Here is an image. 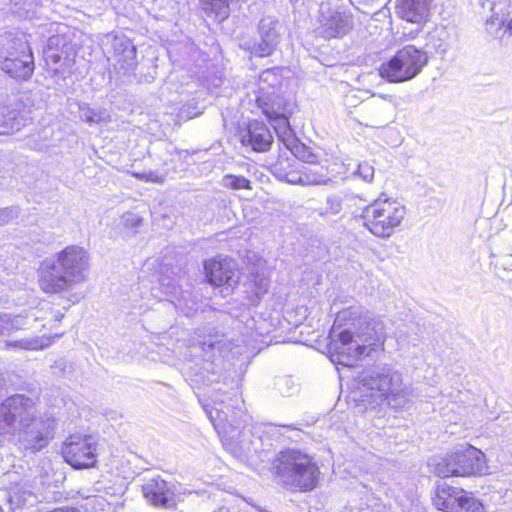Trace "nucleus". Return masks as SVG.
<instances>
[{"label":"nucleus","mask_w":512,"mask_h":512,"mask_svg":"<svg viewBox=\"0 0 512 512\" xmlns=\"http://www.w3.org/2000/svg\"><path fill=\"white\" fill-rule=\"evenodd\" d=\"M279 485L289 491L308 492L318 484L320 469L313 457L297 449L280 451L272 464Z\"/></svg>","instance_id":"5"},{"label":"nucleus","mask_w":512,"mask_h":512,"mask_svg":"<svg viewBox=\"0 0 512 512\" xmlns=\"http://www.w3.org/2000/svg\"><path fill=\"white\" fill-rule=\"evenodd\" d=\"M274 388L282 396H290L297 389L294 381L289 376L277 377L274 383Z\"/></svg>","instance_id":"34"},{"label":"nucleus","mask_w":512,"mask_h":512,"mask_svg":"<svg viewBox=\"0 0 512 512\" xmlns=\"http://www.w3.org/2000/svg\"><path fill=\"white\" fill-rule=\"evenodd\" d=\"M123 219L126 226L130 225L133 227H138L142 222V219L139 216L131 213L124 215Z\"/></svg>","instance_id":"41"},{"label":"nucleus","mask_w":512,"mask_h":512,"mask_svg":"<svg viewBox=\"0 0 512 512\" xmlns=\"http://www.w3.org/2000/svg\"><path fill=\"white\" fill-rule=\"evenodd\" d=\"M356 174L366 182H371L374 177V167L368 162H363L358 165Z\"/></svg>","instance_id":"37"},{"label":"nucleus","mask_w":512,"mask_h":512,"mask_svg":"<svg viewBox=\"0 0 512 512\" xmlns=\"http://www.w3.org/2000/svg\"><path fill=\"white\" fill-rule=\"evenodd\" d=\"M27 482H14V485L10 487V502L16 505H24L30 502V498L33 497L32 492L29 489Z\"/></svg>","instance_id":"28"},{"label":"nucleus","mask_w":512,"mask_h":512,"mask_svg":"<svg viewBox=\"0 0 512 512\" xmlns=\"http://www.w3.org/2000/svg\"><path fill=\"white\" fill-rule=\"evenodd\" d=\"M135 176L138 179L144 180L146 182H153V183H162L163 182V177L155 174L154 172L135 173Z\"/></svg>","instance_id":"39"},{"label":"nucleus","mask_w":512,"mask_h":512,"mask_svg":"<svg viewBox=\"0 0 512 512\" xmlns=\"http://www.w3.org/2000/svg\"><path fill=\"white\" fill-rule=\"evenodd\" d=\"M221 440L226 450L241 461L250 459L261 447V438L253 433L249 425L222 436Z\"/></svg>","instance_id":"14"},{"label":"nucleus","mask_w":512,"mask_h":512,"mask_svg":"<svg viewBox=\"0 0 512 512\" xmlns=\"http://www.w3.org/2000/svg\"><path fill=\"white\" fill-rule=\"evenodd\" d=\"M490 18L486 21V30L496 38L512 35V2L511 0H487Z\"/></svg>","instance_id":"16"},{"label":"nucleus","mask_w":512,"mask_h":512,"mask_svg":"<svg viewBox=\"0 0 512 512\" xmlns=\"http://www.w3.org/2000/svg\"><path fill=\"white\" fill-rule=\"evenodd\" d=\"M32 53L29 43L27 40H25L23 37L20 38H11L6 37L2 40V47L0 49V64H2L3 61H6L10 59H18L24 53Z\"/></svg>","instance_id":"25"},{"label":"nucleus","mask_w":512,"mask_h":512,"mask_svg":"<svg viewBox=\"0 0 512 512\" xmlns=\"http://www.w3.org/2000/svg\"><path fill=\"white\" fill-rule=\"evenodd\" d=\"M269 120L272 122L273 127L280 140L287 146V148H290L291 143H293L295 139L293 130L290 127L288 115Z\"/></svg>","instance_id":"27"},{"label":"nucleus","mask_w":512,"mask_h":512,"mask_svg":"<svg viewBox=\"0 0 512 512\" xmlns=\"http://www.w3.org/2000/svg\"><path fill=\"white\" fill-rule=\"evenodd\" d=\"M28 117L16 109L0 106V135L11 134L26 126Z\"/></svg>","instance_id":"24"},{"label":"nucleus","mask_w":512,"mask_h":512,"mask_svg":"<svg viewBox=\"0 0 512 512\" xmlns=\"http://www.w3.org/2000/svg\"><path fill=\"white\" fill-rule=\"evenodd\" d=\"M168 292H169V293H174V294H176V287H175V286H173V287L171 288V290H170V291H168Z\"/></svg>","instance_id":"47"},{"label":"nucleus","mask_w":512,"mask_h":512,"mask_svg":"<svg viewBox=\"0 0 512 512\" xmlns=\"http://www.w3.org/2000/svg\"><path fill=\"white\" fill-rule=\"evenodd\" d=\"M427 63L425 51L414 45H406L381 64L379 74L391 83H401L415 78Z\"/></svg>","instance_id":"7"},{"label":"nucleus","mask_w":512,"mask_h":512,"mask_svg":"<svg viewBox=\"0 0 512 512\" xmlns=\"http://www.w3.org/2000/svg\"><path fill=\"white\" fill-rule=\"evenodd\" d=\"M354 26L351 14L332 10L330 8H321L319 17V26L316 32L324 39L342 38L347 35Z\"/></svg>","instance_id":"15"},{"label":"nucleus","mask_w":512,"mask_h":512,"mask_svg":"<svg viewBox=\"0 0 512 512\" xmlns=\"http://www.w3.org/2000/svg\"><path fill=\"white\" fill-rule=\"evenodd\" d=\"M67 367V361L63 358H60L54 362L52 365V369H54V373L63 374Z\"/></svg>","instance_id":"42"},{"label":"nucleus","mask_w":512,"mask_h":512,"mask_svg":"<svg viewBox=\"0 0 512 512\" xmlns=\"http://www.w3.org/2000/svg\"><path fill=\"white\" fill-rule=\"evenodd\" d=\"M285 181L287 183L293 184V185L307 186V183H306V180H305V176H303V174H301V175H296L294 173L287 174L285 176Z\"/></svg>","instance_id":"40"},{"label":"nucleus","mask_w":512,"mask_h":512,"mask_svg":"<svg viewBox=\"0 0 512 512\" xmlns=\"http://www.w3.org/2000/svg\"><path fill=\"white\" fill-rule=\"evenodd\" d=\"M343 197L339 194L328 195L325 199V207L319 211L322 217L337 216L343 209Z\"/></svg>","instance_id":"31"},{"label":"nucleus","mask_w":512,"mask_h":512,"mask_svg":"<svg viewBox=\"0 0 512 512\" xmlns=\"http://www.w3.org/2000/svg\"><path fill=\"white\" fill-rule=\"evenodd\" d=\"M87 121L92 123V122H94L95 120H94V118H93V117H87Z\"/></svg>","instance_id":"48"},{"label":"nucleus","mask_w":512,"mask_h":512,"mask_svg":"<svg viewBox=\"0 0 512 512\" xmlns=\"http://www.w3.org/2000/svg\"><path fill=\"white\" fill-rule=\"evenodd\" d=\"M333 332L337 333L334 351L339 357L347 358L339 362L352 366L353 361L369 356L373 346L383 341L385 326L380 317L373 316L361 305H352L337 313Z\"/></svg>","instance_id":"2"},{"label":"nucleus","mask_w":512,"mask_h":512,"mask_svg":"<svg viewBox=\"0 0 512 512\" xmlns=\"http://www.w3.org/2000/svg\"><path fill=\"white\" fill-rule=\"evenodd\" d=\"M431 0H396L397 15L411 23L420 24L428 15Z\"/></svg>","instance_id":"21"},{"label":"nucleus","mask_w":512,"mask_h":512,"mask_svg":"<svg viewBox=\"0 0 512 512\" xmlns=\"http://www.w3.org/2000/svg\"><path fill=\"white\" fill-rule=\"evenodd\" d=\"M406 215V209L396 201L377 199L363 208L360 218L374 236L390 238Z\"/></svg>","instance_id":"6"},{"label":"nucleus","mask_w":512,"mask_h":512,"mask_svg":"<svg viewBox=\"0 0 512 512\" xmlns=\"http://www.w3.org/2000/svg\"><path fill=\"white\" fill-rule=\"evenodd\" d=\"M268 285V282L265 279L261 280V288H264L266 290V287Z\"/></svg>","instance_id":"45"},{"label":"nucleus","mask_w":512,"mask_h":512,"mask_svg":"<svg viewBox=\"0 0 512 512\" xmlns=\"http://www.w3.org/2000/svg\"><path fill=\"white\" fill-rule=\"evenodd\" d=\"M486 470L484 453L473 446L448 454L436 466V473L443 478L476 476L484 474Z\"/></svg>","instance_id":"8"},{"label":"nucleus","mask_w":512,"mask_h":512,"mask_svg":"<svg viewBox=\"0 0 512 512\" xmlns=\"http://www.w3.org/2000/svg\"><path fill=\"white\" fill-rule=\"evenodd\" d=\"M354 394L356 400L370 407L387 402L393 408H403L409 401L401 375L388 367L363 371L357 378Z\"/></svg>","instance_id":"4"},{"label":"nucleus","mask_w":512,"mask_h":512,"mask_svg":"<svg viewBox=\"0 0 512 512\" xmlns=\"http://www.w3.org/2000/svg\"><path fill=\"white\" fill-rule=\"evenodd\" d=\"M272 142V134L263 122H250L246 131L241 134V143L244 146H250L255 152L268 151Z\"/></svg>","instance_id":"19"},{"label":"nucleus","mask_w":512,"mask_h":512,"mask_svg":"<svg viewBox=\"0 0 512 512\" xmlns=\"http://www.w3.org/2000/svg\"><path fill=\"white\" fill-rule=\"evenodd\" d=\"M19 215V209L15 206L0 209V225L8 224Z\"/></svg>","instance_id":"38"},{"label":"nucleus","mask_w":512,"mask_h":512,"mask_svg":"<svg viewBox=\"0 0 512 512\" xmlns=\"http://www.w3.org/2000/svg\"><path fill=\"white\" fill-rule=\"evenodd\" d=\"M203 345H204V346H206V345H207V346H208V348H209V349H211V350H213V349L215 348V343H214V342H209V343L204 342V343H203Z\"/></svg>","instance_id":"43"},{"label":"nucleus","mask_w":512,"mask_h":512,"mask_svg":"<svg viewBox=\"0 0 512 512\" xmlns=\"http://www.w3.org/2000/svg\"><path fill=\"white\" fill-rule=\"evenodd\" d=\"M511 256H512V253H511Z\"/></svg>","instance_id":"50"},{"label":"nucleus","mask_w":512,"mask_h":512,"mask_svg":"<svg viewBox=\"0 0 512 512\" xmlns=\"http://www.w3.org/2000/svg\"><path fill=\"white\" fill-rule=\"evenodd\" d=\"M438 53H441V54H444L446 52V47L445 46H442L440 45L438 50H437Z\"/></svg>","instance_id":"44"},{"label":"nucleus","mask_w":512,"mask_h":512,"mask_svg":"<svg viewBox=\"0 0 512 512\" xmlns=\"http://www.w3.org/2000/svg\"><path fill=\"white\" fill-rule=\"evenodd\" d=\"M296 158L308 164H318L319 157L304 144H294L289 148Z\"/></svg>","instance_id":"33"},{"label":"nucleus","mask_w":512,"mask_h":512,"mask_svg":"<svg viewBox=\"0 0 512 512\" xmlns=\"http://www.w3.org/2000/svg\"><path fill=\"white\" fill-rule=\"evenodd\" d=\"M303 176H305V180L308 185H326L331 179L327 177L326 174L321 171H317L311 168H307L302 172Z\"/></svg>","instance_id":"35"},{"label":"nucleus","mask_w":512,"mask_h":512,"mask_svg":"<svg viewBox=\"0 0 512 512\" xmlns=\"http://www.w3.org/2000/svg\"><path fill=\"white\" fill-rule=\"evenodd\" d=\"M142 493L144 498L153 506L170 508L174 505L172 486L161 476L146 477L143 480Z\"/></svg>","instance_id":"18"},{"label":"nucleus","mask_w":512,"mask_h":512,"mask_svg":"<svg viewBox=\"0 0 512 512\" xmlns=\"http://www.w3.org/2000/svg\"><path fill=\"white\" fill-rule=\"evenodd\" d=\"M115 66H119L125 73L132 71L137 66L136 47L130 39L124 36H116L112 42Z\"/></svg>","instance_id":"20"},{"label":"nucleus","mask_w":512,"mask_h":512,"mask_svg":"<svg viewBox=\"0 0 512 512\" xmlns=\"http://www.w3.org/2000/svg\"><path fill=\"white\" fill-rule=\"evenodd\" d=\"M282 25L273 16L263 17L257 26V37L244 41L240 48L250 52L254 57L264 58L271 56L280 44Z\"/></svg>","instance_id":"9"},{"label":"nucleus","mask_w":512,"mask_h":512,"mask_svg":"<svg viewBox=\"0 0 512 512\" xmlns=\"http://www.w3.org/2000/svg\"><path fill=\"white\" fill-rule=\"evenodd\" d=\"M237 399L214 401V406L204 405L205 412L219 435L226 436L245 425L247 415L236 407Z\"/></svg>","instance_id":"10"},{"label":"nucleus","mask_w":512,"mask_h":512,"mask_svg":"<svg viewBox=\"0 0 512 512\" xmlns=\"http://www.w3.org/2000/svg\"><path fill=\"white\" fill-rule=\"evenodd\" d=\"M24 321L20 316H11L0 313V336L10 335L22 329Z\"/></svg>","instance_id":"30"},{"label":"nucleus","mask_w":512,"mask_h":512,"mask_svg":"<svg viewBox=\"0 0 512 512\" xmlns=\"http://www.w3.org/2000/svg\"><path fill=\"white\" fill-rule=\"evenodd\" d=\"M208 282L215 286L227 285L233 288L239 282L236 262L229 257L212 258L204 264Z\"/></svg>","instance_id":"17"},{"label":"nucleus","mask_w":512,"mask_h":512,"mask_svg":"<svg viewBox=\"0 0 512 512\" xmlns=\"http://www.w3.org/2000/svg\"><path fill=\"white\" fill-rule=\"evenodd\" d=\"M38 8L37 0H12L11 12L20 18H31Z\"/></svg>","instance_id":"29"},{"label":"nucleus","mask_w":512,"mask_h":512,"mask_svg":"<svg viewBox=\"0 0 512 512\" xmlns=\"http://www.w3.org/2000/svg\"><path fill=\"white\" fill-rule=\"evenodd\" d=\"M55 419L37 411L35 401L14 394L0 403V436L12 437L18 450L35 454L54 438Z\"/></svg>","instance_id":"1"},{"label":"nucleus","mask_w":512,"mask_h":512,"mask_svg":"<svg viewBox=\"0 0 512 512\" xmlns=\"http://www.w3.org/2000/svg\"><path fill=\"white\" fill-rule=\"evenodd\" d=\"M0 512H4V510L2 509V507L0 506Z\"/></svg>","instance_id":"49"},{"label":"nucleus","mask_w":512,"mask_h":512,"mask_svg":"<svg viewBox=\"0 0 512 512\" xmlns=\"http://www.w3.org/2000/svg\"><path fill=\"white\" fill-rule=\"evenodd\" d=\"M76 45L64 33L49 37L43 49V59L55 74L68 72L75 63Z\"/></svg>","instance_id":"11"},{"label":"nucleus","mask_w":512,"mask_h":512,"mask_svg":"<svg viewBox=\"0 0 512 512\" xmlns=\"http://www.w3.org/2000/svg\"><path fill=\"white\" fill-rule=\"evenodd\" d=\"M97 445L90 435H71L64 442L62 454L75 469L94 467L97 462Z\"/></svg>","instance_id":"13"},{"label":"nucleus","mask_w":512,"mask_h":512,"mask_svg":"<svg viewBox=\"0 0 512 512\" xmlns=\"http://www.w3.org/2000/svg\"><path fill=\"white\" fill-rule=\"evenodd\" d=\"M434 504L445 512H484L482 503L470 493L446 483L438 485Z\"/></svg>","instance_id":"12"},{"label":"nucleus","mask_w":512,"mask_h":512,"mask_svg":"<svg viewBox=\"0 0 512 512\" xmlns=\"http://www.w3.org/2000/svg\"><path fill=\"white\" fill-rule=\"evenodd\" d=\"M260 82L263 84L267 83L268 86L274 89L281 83L280 70L278 68H271L263 71L260 74Z\"/></svg>","instance_id":"36"},{"label":"nucleus","mask_w":512,"mask_h":512,"mask_svg":"<svg viewBox=\"0 0 512 512\" xmlns=\"http://www.w3.org/2000/svg\"><path fill=\"white\" fill-rule=\"evenodd\" d=\"M18 59H8L0 64L1 70L16 80H28L34 72L33 53L23 52Z\"/></svg>","instance_id":"22"},{"label":"nucleus","mask_w":512,"mask_h":512,"mask_svg":"<svg viewBox=\"0 0 512 512\" xmlns=\"http://www.w3.org/2000/svg\"><path fill=\"white\" fill-rule=\"evenodd\" d=\"M89 253L83 247L70 245L53 257L45 259L39 267V286L45 293L71 290L87 279Z\"/></svg>","instance_id":"3"},{"label":"nucleus","mask_w":512,"mask_h":512,"mask_svg":"<svg viewBox=\"0 0 512 512\" xmlns=\"http://www.w3.org/2000/svg\"><path fill=\"white\" fill-rule=\"evenodd\" d=\"M257 102L268 119L283 117L292 113L291 103L287 102L283 96L275 91L258 97Z\"/></svg>","instance_id":"23"},{"label":"nucleus","mask_w":512,"mask_h":512,"mask_svg":"<svg viewBox=\"0 0 512 512\" xmlns=\"http://www.w3.org/2000/svg\"><path fill=\"white\" fill-rule=\"evenodd\" d=\"M51 339L46 337H32L16 341H5L6 349H21V350H42L49 347Z\"/></svg>","instance_id":"26"},{"label":"nucleus","mask_w":512,"mask_h":512,"mask_svg":"<svg viewBox=\"0 0 512 512\" xmlns=\"http://www.w3.org/2000/svg\"><path fill=\"white\" fill-rule=\"evenodd\" d=\"M222 186L231 190H251V181L241 175L226 174L222 178Z\"/></svg>","instance_id":"32"},{"label":"nucleus","mask_w":512,"mask_h":512,"mask_svg":"<svg viewBox=\"0 0 512 512\" xmlns=\"http://www.w3.org/2000/svg\"><path fill=\"white\" fill-rule=\"evenodd\" d=\"M3 388H4L3 379L0 378V397L2 396Z\"/></svg>","instance_id":"46"}]
</instances>
